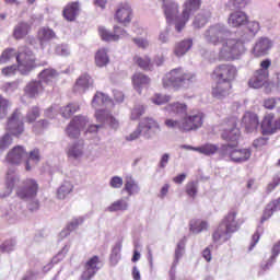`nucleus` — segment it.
Listing matches in <instances>:
<instances>
[{
  "label": "nucleus",
  "mask_w": 280,
  "mask_h": 280,
  "mask_svg": "<svg viewBox=\"0 0 280 280\" xmlns=\"http://www.w3.org/2000/svg\"><path fill=\"white\" fill-rule=\"evenodd\" d=\"M78 110H80V105L69 103L68 105L61 107V117H65V119H70L73 115H75V113H78Z\"/></svg>",
  "instance_id": "nucleus-39"
},
{
  "label": "nucleus",
  "mask_w": 280,
  "mask_h": 280,
  "mask_svg": "<svg viewBox=\"0 0 280 280\" xmlns=\"http://www.w3.org/2000/svg\"><path fill=\"white\" fill-rule=\"evenodd\" d=\"M139 128L144 132V135H156V132H161V125L159 121L152 117H144L139 122Z\"/></svg>",
  "instance_id": "nucleus-18"
},
{
  "label": "nucleus",
  "mask_w": 280,
  "mask_h": 280,
  "mask_svg": "<svg viewBox=\"0 0 280 280\" xmlns=\"http://www.w3.org/2000/svg\"><path fill=\"white\" fill-rule=\"evenodd\" d=\"M207 23H208L207 18H205V15H199L194 21V27H196L197 30H200V27H205Z\"/></svg>",
  "instance_id": "nucleus-58"
},
{
  "label": "nucleus",
  "mask_w": 280,
  "mask_h": 280,
  "mask_svg": "<svg viewBox=\"0 0 280 280\" xmlns=\"http://www.w3.org/2000/svg\"><path fill=\"white\" fill-rule=\"evenodd\" d=\"M122 191H126L128 196H135V194H139V184H137L135 178L127 177Z\"/></svg>",
  "instance_id": "nucleus-37"
},
{
  "label": "nucleus",
  "mask_w": 280,
  "mask_h": 280,
  "mask_svg": "<svg viewBox=\"0 0 280 280\" xmlns=\"http://www.w3.org/2000/svg\"><path fill=\"white\" fill-rule=\"evenodd\" d=\"M245 5H248V0H230L229 7L235 9H242Z\"/></svg>",
  "instance_id": "nucleus-57"
},
{
  "label": "nucleus",
  "mask_w": 280,
  "mask_h": 280,
  "mask_svg": "<svg viewBox=\"0 0 280 280\" xmlns=\"http://www.w3.org/2000/svg\"><path fill=\"white\" fill-rule=\"evenodd\" d=\"M191 47H194V40L184 39L175 45L174 54L177 56V58H180L182 56H185V54H187Z\"/></svg>",
  "instance_id": "nucleus-32"
},
{
  "label": "nucleus",
  "mask_w": 280,
  "mask_h": 280,
  "mask_svg": "<svg viewBox=\"0 0 280 280\" xmlns=\"http://www.w3.org/2000/svg\"><path fill=\"white\" fill-rule=\"evenodd\" d=\"M170 100H172V96L163 95V94H155L152 97L153 104H158V106H161L163 104H167V102H170Z\"/></svg>",
  "instance_id": "nucleus-53"
},
{
  "label": "nucleus",
  "mask_w": 280,
  "mask_h": 280,
  "mask_svg": "<svg viewBox=\"0 0 280 280\" xmlns=\"http://www.w3.org/2000/svg\"><path fill=\"white\" fill-rule=\"evenodd\" d=\"M107 102H110V98L106 94L97 92L92 100V106L93 108H100L107 104Z\"/></svg>",
  "instance_id": "nucleus-42"
},
{
  "label": "nucleus",
  "mask_w": 280,
  "mask_h": 280,
  "mask_svg": "<svg viewBox=\"0 0 280 280\" xmlns=\"http://www.w3.org/2000/svg\"><path fill=\"white\" fill-rule=\"evenodd\" d=\"M32 32V24L27 22H20L13 30V38L21 40Z\"/></svg>",
  "instance_id": "nucleus-30"
},
{
  "label": "nucleus",
  "mask_w": 280,
  "mask_h": 280,
  "mask_svg": "<svg viewBox=\"0 0 280 280\" xmlns=\"http://www.w3.org/2000/svg\"><path fill=\"white\" fill-rule=\"evenodd\" d=\"M109 213H115L117 211H128V202L124 199L114 201L108 208Z\"/></svg>",
  "instance_id": "nucleus-45"
},
{
  "label": "nucleus",
  "mask_w": 280,
  "mask_h": 280,
  "mask_svg": "<svg viewBox=\"0 0 280 280\" xmlns=\"http://www.w3.org/2000/svg\"><path fill=\"white\" fill-rule=\"evenodd\" d=\"M131 82L133 84V89L138 93H141L143 89L150 86L151 79L142 72H136L131 78Z\"/></svg>",
  "instance_id": "nucleus-23"
},
{
  "label": "nucleus",
  "mask_w": 280,
  "mask_h": 280,
  "mask_svg": "<svg viewBox=\"0 0 280 280\" xmlns=\"http://www.w3.org/2000/svg\"><path fill=\"white\" fill-rule=\"evenodd\" d=\"M189 230L191 233L198 235V233H202V231L209 230V223L200 219H192L189 222Z\"/></svg>",
  "instance_id": "nucleus-33"
},
{
  "label": "nucleus",
  "mask_w": 280,
  "mask_h": 280,
  "mask_svg": "<svg viewBox=\"0 0 280 280\" xmlns=\"http://www.w3.org/2000/svg\"><path fill=\"white\" fill-rule=\"evenodd\" d=\"M8 108H10V101L0 95V119L8 117Z\"/></svg>",
  "instance_id": "nucleus-51"
},
{
  "label": "nucleus",
  "mask_w": 280,
  "mask_h": 280,
  "mask_svg": "<svg viewBox=\"0 0 280 280\" xmlns=\"http://www.w3.org/2000/svg\"><path fill=\"white\" fill-rule=\"evenodd\" d=\"M58 78V72L55 69L48 68L39 73V82L44 84H51Z\"/></svg>",
  "instance_id": "nucleus-36"
},
{
  "label": "nucleus",
  "mask_w": 280,
  "mask_h": 280,
  "mask_svg": "<svg viewBox=\"0 0 280 280\" xmlns=\"http://www.w3.org/2000/svg\"><path fill=\"white\" fill-rule=\"evenodd\" d=\"M21 117H23L21 109H15L8 118L7 130L11 132L13 137H19L25 131V124L21 120Z\"/></svg>",
  "instance_id": "nucleus-8"
},
{
  "label": "nucleus",
  "mask_w": 280,
  "mask_h": 280,
  "mask_svg": "<svg viewBox=\"0 0 280 280\" xmlns=\"http://www.w3.org/2000/svg\"><path fill=\"white\" fill-rule=\"evenodd\" d=\"M49 128V121L47 119H40L34 125L35 130H47Z\"/></svg>",
  "instance_id": "nucleus-62"
},
{
  "label": "nucleus",
  "mask_w": 280,
  "mask_h": 280,
  "mask_svg": "<svg viewBox=\"0 0 280 280\" xmlns=\"http://www.w3.org/2000/svg\"><path fill=\"white\" fill-rule=\"evenodd\" d=\"M93 84L94 81L93 78H91V74L84 73L77 79L73 91L74 93H86V91H89Z\"/></svg>",
  "instance_id": "nucleus-19"
},
{
  "label": "nucleus",
  "mask_w": 280,
  "mask_h": 280,
  "mask_svg": "<svg viewBox=\"0 0 280 280\" xmlns=\"http://www.w3.org/2000/svg\"><path fill=\"white\" fill-rule=\"evenodd\" d=\"M43 91H45V88L40 81H32L24 89V93L27 97H36L37 95H40Z\"/></svg>",
  "instance_id": "nucleus-31"
},
{
  "label": "nucleus",
  "mask_w": 280,
  "mask_h": 280,
  "mask_svg": "<svg viewBox=\"0 0 280 280\" xmlns=\"http://www.w3.org/2000/svg\"><path fill=\"white\" fill-rule=\"evenodd\" d=\"M110 62V59L108 58V52L106 49L101 48L95 54V65L96 67H106Z\"/></svg>",
  "instance_id": "nucleus-40"
},
{
  "label": "nucleus",
  "mask_w": 280,
  "mask_h": 280,
  "mask_svg": "<svg viewBox=\"0 0 280 280\" xmlns=\"http://www.w3.org/2000/svg\"><path fill=\"white\" fill-rule=\"evenodd\" d=\"M15 58L18 62V70L22 73V75H27L30 71L36 69V56L26 46L19 49Z\"/></svg>",
  "instance_id": "nucleus-4"
},
{
  "label": "nucleus",
  "mask_w": 280,
  "mask_h": 280,
  "mask_svg": "<svg viewBox=\"0 0 280 280\" xmlns=\"http://www.w3.org/2000/svg\"><path fill=\"white\" fill-rule=\"evenodd\" d=\"M27 154L25 148L22 145H16L12 150H10L5 156L7 163L10 165H21L23 161V156Z\"/></svg>",
  "instance_id": "nucleus-17"
},
{
  "label": "nucleus",
  "mask_w": 280,
  "mask_h": 280,
  "mask_svg": "<svg viewBox=\"0 0 280 280\" xmlns=\"http://www.w3.org/2000/svg\"><path fill=\"white\" fill-rule=\"evenodd\" d=\"M142 115H145V106L143 105H136L132 109H131V116L130 118L133 121H137V119H139L140 117H142Z\"/></svg>",
  "instance_id": "nucleus-48"
},
{
  "label": "nucleus",
  "mask_w": 280,
  "mask_h": 280,
  "mask_svg": "<svg viewBox=\"0 0 280 280\" xmlns=\"http://www.w3.org/2000/svg\"><path fill=\"white\" fill-rule=\"evenodd\" d=\"M86 124L88 120L84 118V116H74L66 129L67 136L70 139H79L80 130L85 128Z\"/></svg>",
  "instance_id": "nucleus-11"
},
{
  "label": "nucleus",
  "mask_w": 280,
  "mask_h": 280,
  "mask_svg": "<svg viewBox=\"0 0 280 280\" xmlns=\"http://www.w3.org/2000/svg\"><path fill=\"white\" fill-rule=\"evenodd\" d=\"M16 71H19V66H8L1 70V73L5 78H12V75H16Z\"/></svg>",
  "instance_id": "nucleus-55"
},
{
  "label": "nucleus",
  "mask_w": 280,
  "mask_h": 280,
  "mask_svg": "<svg viewBox=\"0 0 280 280\" xmlns=\"http://www.w3.org/2000/svg\"><path fill=\"white\" fill-rule=\"evenodd\" d=\"M133 62L137 65L142 71H152V59L149 56H135L133 57Z\"/></svg>",
  "instance_id": "nucleus-35"
},
{
  "label": "nucleus",
  "mask_w": 280,
  "mask_h": 280,
  "mask_svg": "<svg viewBox=\"0 0 280 280\" xmlns=\"http://www.w3.org/2000/svg\"><path fill=\"white\" fill-rule=\"evenodd\" d=\"M231 93H233V83L217 81L215 86L212 88V97H215V100H224Z\"/></svg>",
  "instance_id": "nucleus-16"
},
{
  "label": "nucleus",
  "mask_w": 280,
  "mask_h": 280,
  "mask_svg": "<svg viewBox=\"0 0 280 280\" xmlns=\"http://www.w3.org/2000/svg\"><path fill=\"white\" fill-rule=\"evenodd\" d=\"M94 117L98 124H103V126L107 124L109 128H113V130H117V128H119V120L106 109H97Z\"/></svg>",
  "instance_id": "nucleus-13"
},
{
  "label": "nucleus",
  "mask_w": 280,
  "mask_h": 280,
  "mask_svg": "<svg viewBox=\"0 0 280 280\" xmlns=\"http://www.w3.org/2000/svg\"><path fill=\"white\" fill-rule=\"evenodd\" d=\"M98 34L102 40H105L106 43H117L119 38H125V36H128L126 30L121 28L120 26H114L113 33H110V31L106 30L104 26H101L98 27Z\"/></svg>",
  "instance_id": "nucleus-10"
},
{
  "label": "nucleus",
  "mask_w": 280,
  "mask_h": 280,
  "mask_svg": "<svg viewBox=\"0 0 280 280\" xmlns=\"http://www.w3.org/2000/svg\"><path fill=\"white\" fill-rule=\"evenodd\" d=\"M13 56H15L13 48L4 49L0 56V65H5L7 62H10Z\"/></svg>",
  "instance_id": "nucleus-49"
},
{
  "label": "nucleus",
  "mask_w": 280,
  "mask_h": 280,
  "mask_svg": "<svg viewBox=\"0 0 280 280\" xmlns=\"http://www.w3.org/2000/svg\"><path fill=\"white\" fill-rule=\"evenodd\" d=\"M10 145H12V137L7 133L2 138H0V153L4 150H8Z\"/></svg>",
  "instance_id": "nucleus-54"
},
{
  "label": "nucleus",
  "mask_w": 280,
  "mask_h": 280,
  "mask_svg": "<svg viewBox=\"0 0 280 280\" xmlns=\"http://www.w3.org/2000/svg\"><path fill=\"white\" fill-rule=\"evenodd\" d=\"M200 5H202L201 0H188L185 2L182 15L175 20L176 32H183L185 25H187V21H189V16L200 10Z\"/></svg>",
  "instance_id": "nucleus-6"
},
{
  "label": "nucleus",
  "mask_w": 280,
  "mask_h": 280,
  "mask_svg": "<svg viewBox=\"0 0 280 280\" xmlns=\"http://www.w3.org/2000/svg\"><path fill=\"white\" fill-rule=\"evenodd\" d=\"M228 23L232 27H242V25H246V23H248V15L242 11H235L230 14Z\"/></svg>",
  "instance_id": "nucleus-27"
},
{
  "label": "nucleus",
  "mask_w": 280,
  "mask_h": 280,
  "mask_svg": "<svg viewBox=\"0 0 280 280\" xmlns=\"http://www.w3.org/2000/svg\"><path fill=\"white\" fill-rule=\"evenodd\" d=\"M164 13L166 16L167 23H172L176 14H178V4L171 2L164 5Z\"/></svg>",
  "instance_id": "nucleus-41"
},
{
  "label": "nucleus",
  "mask_w": 280,
  "mask_h": 280,
  "mask_svg": "<svg viewBox=\"0 0 280 280\" xmlns=\"http://www.w3.org/2000/svg\"><path fill=\"white\" fill-rule=\"evenodd\" d=\"M280 186V173L272 177V180L266 187V194H272Z\"/></svg>",
  "instance_id": "nucleus-50"
},
{
  "label": "nucleus",
  "mask_w": 280,
  "mask_h": 280,
  "mask_svg": "<svg viewBox=\"0 0 280 280\" xmlns=\"http://www.w3.org/2000/svg\"><path fill=\"white\" fill-rule=\"evenodd\" d=\"M205 124V113L200 110H191L180 118V131L191 132L202 128Z\"/></svg>",
  "instance_id": "nucleus-5"
},
{
  "label": "nucleus",
  "mask_w": 280,
  "mask_h": 280,
  "mask_svg": "<svg viewBox=\"0 0 280 280\" xmlns=\"http://www.w3.org/2000/svg\"><path fill=\"white\" fill-rule=\"evenodd\" d=\"M39 118H40V108L37 105L32 106L27 110V113H26V115L24 117L26 124H36V121Z\"/></svg>",
  "instance_id": "nucleus-38"
},
{
  "label": "nucleus",
  "mask_w": 280,
  "mask_h": 280,
  "mask_svg": "<svg viewBox=\"0 0 280 280\" xmlns=\"http://www.w3.org/2000/svg\"><path fill=\"white\" fill-rule=\"evenodd\" d=\"M212 75H214L217 82L233 84L237 78V68L231 63H222L214 68Z\"/></svg>",
  "instance_id": "nucleus-7"
},
{
  "label": "nucleus",
  "mask_w": 280,
  "mask_h": 280,
  "mask_svg": "<svg viewBox=\"0 0 280 280\" xmlns=\"http://www.w3.org/2000/svg\"><path fill=\"white\" fill-rule=\"evenodd\" d=\"M16 194L21 200H30V198H36L38 194V183L34 179H25L23 186L18 188Z\"/></svg>",
  "instance_id": "nucleus-9"
},
{
  "label": "nucleus",
  "mask_w": 280,
  "mask_h": 280,
  "mask_svg": "<svg viewBox=\"0 0 280 280\" xmlns=\"http://www.w3.org/2000/svg\"><path fill=\"white\" fill-rule=\"evenodd\" d=\"M194 78H196L194 73L186 71L180 67L175 68L163 78V86L164 89H170V86H173V89H182L187 82H194Z\"/></svg>",
  "instance_id": "nucleus-3"
},
{
  "label": "nucleus",
  "mask_w": 280,
  "mask_h": 280,
  "mask_svg": "<svg viewBox=\"0 0 280 280\" xmlns=\"http://www.w3.org/2000/svg\"><path fill=\"white\" fill-rule=\"evenodd\" d=\"M30 161H35V163H38V161H40V151L38 149H34L30 152L28 160L25 163L26 172H30V170H32V166H30Z\"/></svg>",
  "instance_id": "nucleus-46"
},
{
  "label": "nucleus",
  "mask_w": 280,
  "mask_h": 280,
  "mask_svg": "<svg viewBox=\"0 0 280 280\" xmlns=\"http://www.w3.org/2000/svg\"><path fill=\"white\" fill-rule=\"evenodd\" d=\"M115 21L120 23L121 25H128L132 21V8L128 3L119 4L118 9L116 10Z\"/></svg>",
  "instance_id": "nucleus-14"
},
{
  "label": "nucleus",
  "mask_w": 280,
  "mask_h": 280,
  "mask_svg": "<svg viewBox=\"0 0 280 280\" xmlns=\"http://www.w3.org/2000/svg\"><path fill=\"white\" fill-rule=\"evenodd\" d=\"M253 145L256 149L264 148V145H268V138L260 137L258 139H255Z\"/></svg>",
  "instance_id": "nucleus-64"
},
{
  "label": "nucleus",
  "mask_w": 280,
  "mask_h": 280,
  "mask_svg": "<svg viewBox=\"0 0 280 280\" xmlns=\"http://www.w3.org/2000/svg\"><path fill=\"white\" fill-rule=\"evenodd\" d=\"M80 12V2H69L62 11V15L66 21H75L78 13Z\"/></svg>",
  "instance_id": "nucleus-29"
},
{
  "label": "nucleus",
  "mask_w": 280,
  "mask_h": 280,
  "mask_svg": "<svg viewBox=\"0 0 280 280\" xmlns=\"http://www.w3.org/2000/svg\"><path fill=\"white\" fill-rule=\"evenodd\" d=\"M247 28H248V32H250V34L255 36V34H257V32H259L260 30L259 22H256V21L248 22Z\"/></svg>",
  "instance_id": "nucleus-61"
},
{
  "label": "nucleus",
  "mask_w": 280,
  "mask_h": 280,
  "mask_svg": "<svg viewBox=\"0 0 280 280\" xmlns=\"http://www.w3.org/2000/svg\"><path fill=\"white\" fill-rule=\"evenodd\" d=\"M73 191V185L71 183H63L57 190V198L59 200H65L69 196V194Z\"/></svg>",
  "instance_id": "nucleus-44"
},
{
  "label": "nucleus",
  "mask_w": 280,
  "mask_h": 280,
  "mask_svg": "<svg viewBox=\"0 0 280 280\" xmlns=\"http://www.w3.org/2000/svg\"><path fill=\"white\" fill-rule=\"evenodd\" d=\"M271 253H272V255L270 257L269 266H272V264H275V259H277V257L280 254V241L273 245Z\"/></svg>",
  "instance_id": "nucleus-59"
},
{
  "label": "nucleus",
  "mask_w": 280,
  "mask_h": 280,
  "mask_svg": "<svg viewBox=\"0 0 280 280\" xmlns=\"http://www.w3.org/2000/svg\"><path fill=\"white\" fill-rule=\"evenodd\" d=\"M164 125L166 128H178V130H180V120L168 118L164 121Z\"/></svg>",
  "instance_id": "nucleus-63"
},
{
  "label": "nucleus",
  "mask_w": 280,
  "mask_h": 280,
  "mask_svg": "<svg viewBox=\"0 0 280 280\" xmlns=\"http://www.w3.org/2000/svg\"><path fill=\"white\" fill-rule=\"evenodd\" d=\"M81 155H82V145L75 143L69 148L68 156H72L73 159H80Z\"/></svg>",
  "instance_id": "nucleus-52"
},
{
  "label": "nucleus",
  "mask_w": 280,
  "mask_h": 280,
  "mask_svg": "<svg viewBox=\"0 0 280 280\" xmlns=\"http://www.w3.org/2000/svg\"><path fill=\"white\" fill-rule=\"evenodd\" d=\"M222 139L224 141L235 142L240 139V128H237V124L235 120H231L226 127L223 129L221 133Z\"/></svg>",
  "instance_id": "nucleus-20"
},
{
  "label": "nucleus",
  "mask_w": 280,
  "mask_h": 280,
  "mask_svg": "<svg viewBox=\"0 0 280 280\" xmlns=\"http://www.w3.org/2000/svg\"><path fill=\"white\" fill-rule=\"evenodd\" d=\"M280 210V197L278 199L271 200L265 208L262 215L260 218V224L268 222L275 214V211Z\"/></svg>",
  "instance_id": "nucleus-25"
},
{
  "label": "nucleus",
  "mask_w": 280,
  "mask_h": 280,
  "mask_svg": "<svg viewBox=\"0 0 280 280\" xmlns=\"http://www.w3.org/2000/svg\"><path fill=\"white\" fill-rule=\"evenodd\" d=\"M37 38L40 43H49V40H54V38H56V32L48 26H44L38 30Z\"/></svg>",
  "instance_id": "nucleus-34"
},
{
  "label": "nucleus",
  "mask_w": 280,
  "mask_h": 280,
  "mask_svg": "<svg viewBox=\"0 0 280 280\" xmlns=\"http://www.w3.org/2000/svg\"><path fill=\"white\" fill-rule=\"evenodd\" d=\"M243 125L246 132H255L259 127V116L255 113L247 112L243 117Z\"/></svg>",
  "instance_id": "nucleus-24"
},
{
  "label": "nucleus",
  "mask_w": 280,
  "mask_h": 280,
  "mask_svg": "<svg viewBox=\"0 0 280 280\" xmlns=\"http://www.w3.org/2000/svg\"><path fill=\"white\" fill-rule=\"evenodd\" d=\"M218 150H219L218 145L207 143L201 147H197V149H195V152H199V154H205L206 156H211V154H215Z\"/></svg>",
  "instance_id": "nucleus-43"
},
{
  "label": "nucleus",
  "mask_w": 280,
  "mask_h": 280,
  "mask_svg": "<svg viewBox=\"0 0 280 280\" xmlns=\"http://www.w3.org/2000/svg\"><path fill=\"white\" fill-rule=\"evenodd\" d=\"M242 224H244V219H237V210H230L212 233V242H214V244H218L221 240L226 242L229 235L237 233V230L241 229Z\"/></svg>",
  "instance_id": "nucleus-2"
},
{
  "label": "nucleus",
  "mask_w": 280,
  "mask_h": 280,
  "mask_svg": "<svg viewBox=\"0 0 280 280\" xmlns=\"http://www.w3.org/2000/svg\"><path fill=\"white\" fill-rule=\"evenodd\" d=\"M226 152L230 154L231 161L234 163H244L250 159V150L248 149H233L231 150V145L226 147Z\"/></svg>",
  "instance_id": "nucleus-22"
},
{
  "label": "nucleus",
  "mask_w": 280,
  "mask_h": 280,
  "mask_svg": "<svg viewBox=\"0 0 280 280\" xmlns=\"http://www.w3.org/2000/svg\"><path fill=\"white\" fill-rule=\"evenodd\" d=\"M100 264H102L100 256L91 257L84 265L81 280H92L100 271Z\"/></svg>",
  "instance_id": "nucleus-12"
},
{
  "label": "nucleus",
  "mask_w": 280,
  "mask_h": 280,
  "mask_svg": "<svg viewBox=\"0 0 280 280\" xmlns=\"http://www.w3.org/2000/svg\"><path fill=\"white\" fill-rule=\"evenodd\" d=\"M261 135H275L277 129V117L275 113L266 114L260 122Z\"/></svg>",
  "instance_id": "nucleus-15"
},
{
  "label": "nucleus",
  "mask_w": 280,
  "mask_h": 280,
  "mask_svg": "<svg viewBox=\"0 0 280 280\" xmlns=\"http://www.w3.org/2000/svg\"><path fill=\"white\" fill-rule=\"evenodd\" d=\"M109 186L112 187V189H121V187L124 186V178L119 176L112 177L109 180Z\"/></svg>",
  "instance_id": "nucleus-56"
},
{
  "label": "nucleus",
  "mask_w": 280,
  "mask_h": 280,
  "mask_svg": "<svg viewBox=\"0 0 280 280\" xmlns=\"http://www.w3.org/2000/svg\"><path fill=\"white\" fill-rule=\"evenodd\" d=\"M14 248V242L12 240H8L0 246L1 253H10Z\"/></svg>",
  "instance_id": "nucleus-60"
},
{
  "label": "nucleus",
  "mask_w": 280,
  "mask_h": 280,
  "mask_svg": "<svg viewBox=\"0 0 280 280\" xmlns=\"http://www.w3.org/2000/svg\"><path fill=\"white\" fill-rule=\"evenodd\" d=\"M226 31L220 25L211 26L206 33V40L210 45H219L222 43V48L219 52V60H235L244 51V42L240 39H226Z\"/></svg>",
  "instance_id": "nucleus-1"
},
{
  "label": "nucleus",
  "mask_w": 280,
  "mask_h": 280,
  "mask_svg": "<svg viewBox=\"0 0 280 280\" xmlns=\"http://www.w3.org/2000/svg\"><path fill=\"white\" fill-rule=\"evenodd\" d=\"M165 109L170 115H175L176 117H185L187 115V104L180 103V102H175L168 104Z\"/></svg>",
  "instance_id": "nucleus-28"
},
{
  "label": "nucleus",
  "mask_w": 280,
  "mask_h": 280,
  "mask_svg": "<svg viewBox=\"0 0 280 280\" xmlns=\"http://www.w3.org/2000/svg\"><path fill=\"white\" fill-rule=\"evenodd\" d=\"M270 72L268 70H256L248 81L250 89H261L266 84Z\"/></svg>",
  "instance_id": "nucleus-21"
},
{
  "label": "nucleus",
  "mask_w": 280,
  "mask_h": 280,
  "mask_svg": "<svg viewBox=\"0 0 280 280\" xmlns=\"http://www.w3.org/2000/svg\"><path fill=\"white\" fill-rule=\"evenodd\" d=\"M270 47H272V43L270 42V39L261 37L254 46V56L256 58H261V56H266Z\"/></svg>",
  "instance_id": "nucleus-26"
},
{
  "label": "nucleus",
  "mask_w": 280,
  "mask_h": 280,
  "mask_svg": "<svg viewBox=\"0 0 280 280\" xmlns=\"http://www.w3.org/2000/svg\"><path fill=\"white\" fill-rule=\"evenodd\" d=\"M185 191L189 198H196L198 195V183L196 182H188L185 187Z\"/></svg>",
  "instance_id": "nucleus-47"
}]
</instances>
